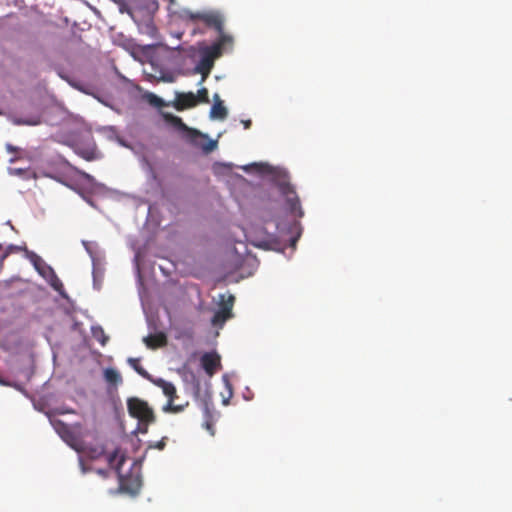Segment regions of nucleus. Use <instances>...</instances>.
Masks as SVG:
<instances>
[{
  "instance_id": "obj_31",
  "label": "nucleus",
  "mask_w": 512,
  "mask_h": 512,
  "mask_svg": "<svg viewBox=\"0 0 512 512\" xmlns=\"http://www.w3.org/2000/svg\"><path fill=\"white\" fill-rule=\"evenodd\" d=\"M18 159H19V157H17V156L12 157V158L10 159V162H11V163H13V162H15V161H16V160H18Z\"/></svg>"
},
{
  "instance_id": "obj_23",
  "label": "nucleus",
  "mask_w": 512,
  "mask_h": 512,
  "mask_svg": "<svg viewBox=\"0 0 512 512\" xmlns=\"http://www.w3.org/2000/svg\"><path fill=\"white\" fill-rule=\"evenodd\" d=\"M196 98H197V104L199 102H202V103L210 102L209 96H208V90L206 88L199 89L197 92Z\"/></svg>"
},
{
  "instance_id": "obj_19",
  "label": "nucleus",
  "mask_w": 512,
  "mask_h": 512,
  "mask_svg": "<svg viewBox=\"0 0 512 512\" xmlns=\"http://www.w3.org/2000/svg\"><path fill=\"white\" fill-rule=\"evenodd\" d=\"M104 379L107 383L112 385H118L122 382L120 373L113 368H107L104 371Z\"/></svg>"
},
{
  "instance_id": "obj_8",
  "label": "nucleus",
  "mask_w": 512,
  "mask_h": 512,
  "mask_svg": "<svg viewBox=\"0 0 512 512\" xmlns=\"http://www.w3.org/2000/svg\"><path fill=\"white\" fill-rule=\"evenodd\" d=\"M172 122L175 126H177L180 129H183L184 131L188 132L189 140L194 143L195 145L199 146L204 152L209 153L213 151L216 146L217 142L214 140H205L204 143H199L198 140L201 138H204V136L199 133L196 130L189 129L179 117H173Z\"/></svg>"
},
{
  "instance_id": "obj_21",
  "label": "nucleus",
  "mask_w": 512,
  "mask_h": 512,
  "mask_svg": "<svg viewBox=\"0 0 512 512\" xmlns=\"http://www.w3.org/2000/svg\"><path fill=\"white\" fill-rule=\"evenodd\" d=\"M55 429L66 442H69L72 438V432L67 424L59 421L55 424Z\"/></svg>"
},
{
  "instance_id": "obj_32",
  "label": "nucleus",
  "mask_w": 512,
  "mask_h": 512,
  "mask_svg": "<svg viewBox=\"0 0 512 512\" xmlns=\"http://www.w3.org/2000/svg\"><path fill=\"white\" fill-rule=\"evenodd\" d=\"M2 248H3V247H2V245L0 244V251L2 250Z\"/></svg>"
},
{
  "instance_id": "obj_29",
  "label": "nucleus",
  "mask_w": 512,
  "mask_h": 512,
  "mask_svg": "<svg viewBox=\"0 0 512 512\" xmlns=\"http://www.w3.org/2000/svg\"><path fill=\"white\" fill-rule=\"evenodd\" d=\"M242 123H243L245 129H249L252 124L251 120H243Z\"/></svg>"
},
{
  "instance_id": "obj_5",
  "label": "nucleus",
  "mask_w": 512,
  "mask_h": 512,
  "mask_svg": "<svg viewBox=\"0 0 512 512\" xmlns=\"http://www.w3.org/2000/svg\"><path fill=\"white\" fill-rule=\"evenodd\" d=\"M278 188L281 194L285 197L287 208L295 217L302 218L304 216V211L300 204V199L297 196L294 188L290 185V183L286 181H281L278 183Z\"/></svg>"
},
{
  "instance_id": "obj_27",
  "label": "nucleus",
  "mask_w": 512,
  "mask_h": 512,
  "mask_svg": "<svg viewBox=\"0 0 512 512\" xmlns=\"http://www.w3.org/2000/svg\"><path fill=\"white\" fill-rule=\"evenodd\" d=\"M205 428L209 431V433L213 436L215 434L214 426L211 421H206L204 424Z\"/></svg>"
},
{
  "instance_id": "obj_13",
  "label": "nucleus",
  "mask_w": 512,
  "mask_h": 512,
  "mask_svg": "<svg viewBox=\"0 0 512 512\" xmlns=\"http://www.w3.org/2000/svg\"><path fill=\"white\" fill-rule=\"evenodd\" d=\"M143 342L149 349H157L167 344V337L163 332H158L144 337Z\"/></svg>"
},
{
  "instance_id": "obj_34",
  "label": "nucleus",
  "mask_w": 512,
  "mask_h": 512,
  "mask_svg": "<svg viewBox=\"0 0 512 512\" xmlns=\"http://www.w3.org/2000/svg\"><path fill=\"white\" fill-rule=\"evenodd\" d=\"M170 1L172 2L173 0H170Z\"/></svg>"
},
{
  "instance_id": "obj_25",
  "label": "nucleus",
  "mask_w": 512,
  "mask_h": 512,
  "mask_svg": "<svg viewBox=\"0 0 512 512\" xmlns=\"http://www.w3.org/2000/svg\"><path fill=\"white\" fill-rule=\"evenodd\" d=\"M99 334L100 336H98V332L97 331H94L93 332V335L94 337L102 344V345H105L106 342L108 341V336H106L104 334V331L102 329H99Z\"/></svg>"
},
{
  "instance_id": "obj_9",
  "label": "nucleus",
  "mask_w": 512,
  "mask_h": 512,
  "mask_svg": "<svg viewBox=\"0 0 512 512\" xmlns=\"http://www.w3.org/2000/svg\"><path fill=\"white\" fill-rule=\"evenodd\" d=\"M74 152L86 161H94L101 157L93 140L75 144Z\"/></svg>"
},
{
  "instance_id": "obj_7",
  "label": "nucleus",
  "mask_w": 512,
  "mask_h": 512,
  "mask_svg": "<svg viewBox=\"0 0 512 512\" xmlns=\"http://www.w3.org/2000/svg\"><path fill=\"white\" fill-rule=\"evenodd\" d=\"M232 45L233 37L231 35H221L213 44L200 48V56H204L214 63L222 55L223 50Z\"/></svg>"
},
{
  "instance_id": "obj_2",
  "label": "nucleus",
  "mask_w": 512,
  "mask_h": 512,
  "mask_svg": "<svg viewBox=\"0 0 512 512\" xmlns=\"http://www.w3.org/2000/svg\"><path fill=\"white\" fill-rule=\"evenodd\" d=\"M188 19L193 23V33H203L201 26L215 30L219 37L221 35H228L224 32L225 19L219 11H202V12H189Z\"/></svg>"
},
{
  "instance_id": "obj_33",
  "label": "nucleus",
  "mask_w": 512,
  "mask_h": 512,
  "mask_svg": "<svg viewBox=\"0 0 512 512\" xmlns=\"http://www.w3.org/2000/svg\"><path fill=\"white\" fill-rule=\"evenodd\" d=\"M0 383H3V382L0 380Z\"/></svg>"
},
{
  "instance_id": "obj_4",
  "label": "nucleus",
  "mask_w": 512,
  "mask_h": 512,
  "mask_svg": "<svg viewBox=\"0 0 512 512\" xmlns=\"http://www.w3.org/2000/svg\"><path fill=\"white\" fill-rule=\"evenodd\" d=\"M153 383L157 387L161 388L164 395L168 398L167 405L163 408L165 412L179 413L184 411V409L188 406V402H185L184 404H175L177 392L173 383L162 378L154 380Z\"/></svg>"
},
{
  "instance_id": "obj_1",
  "label": "nucleus",
  "mask_w": 512,
  "mask_h": 512,
  "mask_svg": "<svg viewBox=\"0 0 512 512\" xmlns=\"http://www.w3.org/2000/svg\"><path fill=\"white\" fill-rule=\"evenodd\" d=\"M127 410L132 418L138 420V430L142 434H146L149 425L156 421L153 408L149 406L148 402L138 397H130L127 399Z\"/></svg>"
},
{
  "instance_id": "obj_22",
  "label": "nucleus",
  "mask_w": 512,
  "mask_h": 512,
  "mask_svg": "<svg viewBox=\"0 0 512 512\" xmlns=\"http://www.w3.org/2000/svg\"><path fill=\"white\" fill-rule=\"evenodd\" d=\"M26 251H30L26 246L10 245L6 248L5 252L0 256V262L2 263L12 252H23L24 257L26 258Z\"/></svg>"
},
{
  "instance_id": "obj_6",
  "label": "nucleus",
  "mask_w": 512,
  "mask_h": 512,
  "mask_svg": "<svg viewBox=\"0 0 512 512\" xmlns=\"http://www.w3.org/2000/svg\"><path fill=\"white\" fill-rule=\"evenodd\" d=\"M234 302L235 297L232 294L227 296L225 294L220 295L219 309L211 320L213 326L222 327L228 319L233 317L232 309Z\"/></svg>"
},
{
  "instance_id": "obj_10",
  "label": "nucleus",
  "mask_w": 512,
  "mask_h": 512,
  "mask_svg": "<svg viewBox=\"0 0 512 512\" xmlns=\"http://www.w3.org/2000/svg\"><path fill=\"white\" fill-rule=\"evenodd\" d=\"M201 366L205 372L212 376L221 367L220 356L216 352H206L201 356Z\"/></svg>"
},
{
  "instance_id": "obj_30",
  "label": "nucleus",
  "mask_w": 512,
  "mask_h": 512,
  "mask_svg": "<svg viewBox=\"0 0 512 512\" xmlns=\"http://www.w3.org/2000/svg\"><path fill=\"white\" fill-rule=\"evenodd\" d=\"M98 474L101 475L102 477H107L108 473L106 470H102V469H99L98 471Z\"/></svg>"
},
{
  "instance_id": "obj_17",
  "label": "nucleus",
  "mask_w": 512,
  "mask_h": 512,
  "mask_svg": "<svg viewBox=\"0 0 512 512\" xmlns=\"http://www.w3.org/2000/svg\"><path fill=\"white\" fill-rule=\"evenodd\" d=\"M12 123L15 125L36 126V125L41 124V116L34 115L31 117H13Z\"/></svg>"
},
{
  "instance_id": "obj_24",
  "label": "nucleus",
  "mask_w": 512,
  "mask_h": 512,
  "mask_svg": "<svg viewBox=\"0 0 512 512\" xmlns=\"http://www.w3.org/2000/svg\"><path fill=\"white\" fill-rule=\"evenodd\" d=\"M166 440H167V437H163L160 441H158L156 443L149 444L148 449L163 450L166 446Z\"/></svg>"
},
{
  "instance_id": "obj_3",
  "label": "nucleus",
  "mask_w": 512,
  "mask_h": 512,
  "mask_svg": "<svg viewBox=\"0 0 512 512\" xmlns=\"http://www.w3.org/2000/svg\"><path fill=\"white\" fill-rule=\"evenodd\" d=\"M26 259L30 261L37 273L60 295L64 296V285L54 269L34 251H26Z\"/></svg>"
},
{
  "instance_id": "obj_16",
  "label": "nucleus",
  "mask_w": 512,
  "mask_h": 512,
  "mask_svg": "<svg viewBox=\"0 0 512 512\" xmlns=\"http://www.w3.org/2000/svg\"><path fill=\"white\" fill-rule=\"evenodd\" d=\"M219 96L216 94L215 99L217 100L211 108L210 115L212 118L225 119L227 116V109L223 105L222 101L218 100Z\"/></svg>"
},
{
  "instance_id": "obj_20",
  "label": "nucleus",
  "mask_w": 512,
  "mask_h": 512,
  "mask_svg": "<svg viewBox=\"0 0 512 512\" xmlns=\"http://www.w3.org/2000/svg\"><path fill=\"white\" fill-rule=\"evenodd\" d=\"M128 364L143 378L150 379V374L140 364V358H128Z\"/></svg>"
},
{
  "instance_id": "obj_12",
  "label": "nucleus",
  "mask_w": 512,
  "mask_h": 512,
  "mask_svg": "<svg viewBox=\"0 0 512 512\" xmlns=\"http://www.w3.org/2000/svg\"><path fill=\"white\" fill-rule=\"evenodd\" d=\"M119 478H120V487L123 490L128 491L133 494L139 492L141 485H142V482H141V479L139 476H136L134 478L124 477L122 475V473H120Z\"/></svg>"
},
{
  "instance_id": "obj_11",
  "label": "nucleus",
  "mask_w": 512,
  "mask_h": 512,
  "mask_svg": "<svg viewBox=\"0 0 512 512\" xmlns=\"http://www.w3.org/2000/svg\"><path fill=\"white\" fill-rule=\"evenodd\" d=\"M197 105V98L193 92L179 93L176 96L175 107L177 110L192 108Z\"/></svg>"
},
{
  "instance_id": "obj_26",
  "label": "nucleus",
  "mask_w": 512,
  "mask_h": 512,
  "mask_svg": "<svg viewBox=\"0 0 512 512\" xmlns=\"http://www.w3.org/2000/svg\"><path fill=\"white\" fill-rule=\"evenodd\" d=\"M149 101H150V103L155 104V105H158L162 102V100L154 94L149 95Z\"/></svg>"
},
{
  "instance_id": "obj_15",
  "label": "nucleus",
  "mask_w": 512,
  "mask_h": 512,
  "mask_svg": "<svg viewBox=\"0 0 512 512\" xmlns=\"http://www.w3.org/2000/svg\"><path fill=\"white\" fill-rule=\"evenodd\" d=\"M214 66V63L211 62V60H208L204 56H200V60L196 66V71L202 74V81L205 80V78L209 75L212 68Z\"/></svg>"
},
{
  "instance_id": "obj_18",
  "label": "nucleus",
  "mask_w": 512,
  "mask_h": 512,
  "mask_svg": "<svg viewBox=\"0 0 512 512\" xmlns=\"http://www.w3.org/2000/svg\"><path fill=\"white\" fill-rule=\"evenodd\" d=\"M10 175L18 176L23 179L36 178L35 172L30 168H8Z\"/></svg>"
},
{
  "instance_id": "obj_14",
  "label": "nucleus",
  "mask_w": 512,
  "mask_h": 512,
  "mask_svg": "<svg viewBox=\"0 0 512 512\" xmlns=\"http://www.w3.org/2000/svg\"><path fill=\"white\" fill-rule=\"evenodd\" d=\"M126 458L123 454H120L119 449H115L107 457V461L110 467L114 468L118 475L121 473V467L124 464Z\"/></svg>"
},
{
  "instance_id": "obj_28",
  "label": "nucleus",
  "mask_w": 512,
  "mask_h": 512,
  "mask_svg": "<svg viewBox=\"0 0 512 512\" xmlns=\"http://www.w3.org/2000/svg\"><path fill=\"white\" fill-rule=\"evenodd\" d=\"M6 150H7L8 152H10V153H15V152H17V151L19 150V148H17V147H15V146H13V145H12V144H10V143H7V144H6Z\"/></svg>"
}]
</instances>
